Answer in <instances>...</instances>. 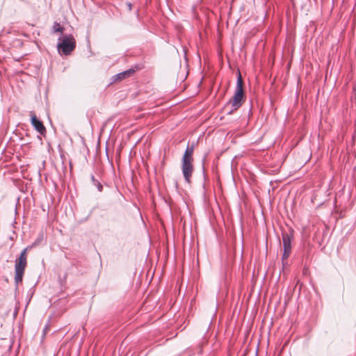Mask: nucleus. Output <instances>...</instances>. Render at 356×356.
I'll return each mask as SVG.
<instances>
[{
    "label": "nucleus",
    "instance_id": "f257e3e1",
    "mask_svg": "<svg viewBox=\"0 0 356 356\" xmlns=\"http://www.w3.org/2000/svg\"><path fill=\"white\" fill-rule=\"evenodd\" d=\"M245 98V92L243 90V81L240 71H238V76L236 80V86L234 91L233 97L229 100V104L232 106V110L227 112L228 115H231L234 111L239 108Z\"/></svg>",
    "mask_w": 356,
    "mask_h": 356
},
{
    "label": "nucleus",
    "instance_id": "f03ea898",
    "mask_svg": "<svg viewBox=\"0 0 356 356\" xmlns=\"http://www.w3.org/2000/svg\"><path fill=\"white\" fill-rule=\"evenodd\" d=\"M58 51L65 56L70 55L76 47V40L72 34L60 36L58 38Z\"/></svg>",
    "mask_w": 356,
    "mask_h": 356
},
{
    "label": "nucleus",
    "instance_id": "7ed1b4c3",
    "mask_svg": "<svg viewBox=\"0 0 356 356\" xmlns=\"http://www.w3.org/2000/svg\"><path fill=\"white\" fill-rule=\"evenodd\" d=\"M292 234L286 232L282 233V242H283V254L282 257V262L287 259L291 252V240Z\"/></svg>",
    "mask_w": 356,
    "mask_h": 356
},
{
    "label": "nucleus",
    "instance_id": "20e7f679",
    "mask_svg": "<svg viewBox=\"0 0 356 356\" xmlns=\"http://www.w3.org/2000/svg\"><path fill=\"white\" fill-rule=\"evenodd\" d=\"M192 159H181V170L184 178L187 183H191V177L193 172Z\"/></svg>",
    "mask_w": 356,
    "mask_h": 356
},
{
    "label": "nucleus",
    "instance_id": "39448f33",
    "mask_svg": "<svg viewBox=\"0 0 356 356\" xmlns=\"http://www.w3.org/2000/svg\"><path fill=\"white\" fill-rule=\"evenodd\" d=\"M31 124L41 135H44L46 133V128L44 126L42 122L39 120L35 115L31 117Z\"/></svg>",
    "mask_w": 356,
    "mask_h": 356
},
{
    "label": "nucleus",
    "instance_id": "423d86ee",
    "mask_svg": "<svg viewBox=\"0 0 356 356\" xmlns=\"http://www.w3.org/2000/svg\"><path fill=\"white\" fill-rule=\"evenodd\" d=\"M135 71L136 70L134 68H130L127 70L118 73L113 76V81H122L126 78L130 77L134 74Z\"/></svg>",
    "mask_w": 356,
    "mask_h": 356
},
{
    "label": "nucleus",
    "instance_id": "0eeeda50",
    "mask_svg": "<svg viewBox=\"0 0 356 356\" xmlns=\"http://www.w3.org/2000/svg\"><path fill=\"white\" fill-rule=\"evenodd\" d=\"M194 147H195V145L194 144H192L191 145H188L186 148V150H185V152L184 153L182 159L193 160V152H194Z\"/></svg>",
    "mask_w": 356,
    "mask_h": 356
},
{
    "label": "nucleus",
    "instance_id": "6e6552de",
    "mask_svg": "<svg viewBox=\"0 0 356 356\" xmlns=\"http://www.w3.org/2000/svg\"><path fill=\"white\" fill-rule=\"evenodd\" d=\"M15 283L16 287H17L19 283L22 282V281L24 270L15 269Z\"/></svg>",
    "mask_w": 356,
    "mask_h": 356
},
{
    "label": "nucleus",
    "instance_id": "1a4fd4ad",
    "mask_svg": "<svg viewBox=\"0 0 356 356\" xmlns=\"http://www.w3.org/2000/svg\"><path fill=\"white\" fill-rule=\"evenodd\" d=\"M90 179L92 184L97 188V191L99 192H102L103 191V185L101 184V182L95 179L93 175H91Z\"/></svg>",
    "mask_w": 356,
    "mask_h": 356
},
{
    "label": "nucleus",
    "instance_id": "9d476101",
    "mask_svg": "<svg viewBox=\"0 0 356 356\" xmlns=\"http://www.w3.org/2000/svg\"><path fill=\"white\" fill-rule=\"evenodd\" d=\"M64 31V28L60 24V23L57 22H54V25L52 26L51 33H63Z\"/></svg>",
    "mask_w": 356,
    "mask_h": 356
},
{
    "label": "nucleus",
    "instance_id": "9b49d317",
    "mask_svg": "<svg viewBox=\"0 0 356 356\" xmlns=\"http://www.w3.org/2000/svg\"><path fill=\"white\" fill-rule=\"evenodd\" d=\"M27 262L24 260L17 259L15 261V269L25 270Z\"/></svg>",
    "mask_w": 356,
    "mask_h": 356
},
{
    "label": "nucleus",
    "instance_id": "f8f14e48",
    "mask_svg": "<svg viewBox=\"0 0 356 356\" xmlns=\"http://www.w3.org/2000/svg\"><path fill=\"white\" fill-rule=\"evenodd\" d=\"M29 249L31 248L29 246H28L24 250H23L17 259L26 261V252Z\"/></svg>",
    "mask_w": 356,
    "mask_h": 356
},
{
    "label": "nucleus",
    "instance_id": "ddd939ff",
    "mask_svg": "<svg viewBox=\"0 0 356 356\" xmlns=\"http://www.w3.org/2000/svg\"><path fill=\"white\" fill-rule=\"evenodd\" d=\"M42 238H43L42 236L41 237H38L29 247L31 248L35 247L36 245H38L40 243V242L42 240Z\"/></svg>",
    "mask_w": 356,
    "mask_h": 356
},
{
    "label": "nucleus",
    "instance_id": "4468645a",
    "mask_svg": "<svg viewBox=\"0 0 356 356\" xmlns=\"http://www.w3.org/2000/svg\"><path fill=\"white\" fill-rule=\"evenodd\" d=\"M203 173L204 174V167H202Z\"/></svg>",
    "mask_w": 356,
    "mask_h": 356
}]
</instances>
